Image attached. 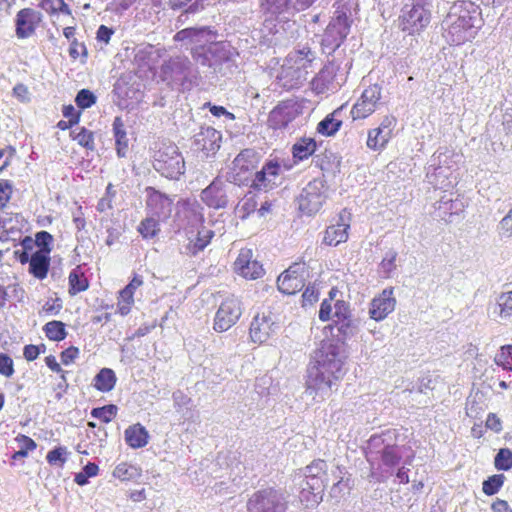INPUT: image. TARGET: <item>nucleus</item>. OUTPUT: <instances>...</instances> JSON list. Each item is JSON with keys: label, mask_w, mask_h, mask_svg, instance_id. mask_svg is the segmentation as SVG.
<instances>
[{"label": "nucleus", "mask_w": 512, "mask_h": 512, "mask_svg": "<svg viewBox=\"0 0 512 512\" xmlns=\"http://www.w3.org/2000/svg\"><path fill=\"white\" fill-rule=\"evenodd\" d=\"M219 36L213 26L201 25L177 31L173 40L181 50L189 52L195 64L225 76L237 52L229 41L218 40Z\"/></svg>", "instance_id": "f257e3e1"}, {"label": "nucleus", "mask_w": 512, "mask_h": 512, "mask_svg": "<svg viewBox=\"0 0 512 512\" xmlns=\"http://www.w3.org/2000/svg\"><path fill=\"white\" fill-rule=\"evenodd\" d=\"M348 352L340 342L323 340L314 351L307 366L306 392L322 399L338 391L346 374Z\"/></svg>", "instance_id": "f03ea898"}, {"label": "nucleus", "mask_w": 512, "mask_h": 512, "mask_svg": "<svg viewBox=\"0 0 512 512\" xmlns=\"http://www.w3.org/2000/svg\"><path fill=\"white\" fill-rule=\"evenodd\" d=\"M400 434L389 428L372 434L363 447V454L370 465L369 478L377 483H385L393 475L401 484H408L409 469L399 467L403 459V446L399 445Z\"/></svg>", "instance_id": "7ed1b4c3"}, {"label": "nucleus", "mask_w": 512, "mask_h": 512, "mask_svg": "<svg viewBox=\"0 0 512 512\" xmlns=\"http://www.w3.org/2000/svg\"><path fill=\"white\" fill-rule=\"evenodd\" d=\"M484 25L481 8L472 2L454 4L442 21L444 37L450 45L472 41Z\"/></svg>", "instance_id": "20e7f679"}, {"label": "nucleus", "mask_w": 512, "mask_h": 512, "mask_svg": "<svg viewBox=\"0 0 512 512\" xmlns=\"http://www.w3.org/2000/svg\"><path fill=\"white\" fill-rule=\"evenodd\" d=\"M352 23L351 8L347 4L338 6L321 35L320 47L323 54L330 57L340 49L350 33Z\"/></svg>", "instance_id": "39448f33"}, {"label": "nucleus", "mask_w": 512, "mask_h": 512, "mask_svg": "<svg viewBox=\"0 0 512 512\" xmlns=\"http://www.w3.org/2000/svg\"><path fill=\"white\" fill-rule=\"evenodd\" d=\"M197 74L193 62L185 56L171 57L162 65L163 80L180 92L190 91L197 85Z\"/></svg>", "instance_id": "423d86ee"}, {"label": "nucleus", "mask_w": 512, "mask_h": 512, "mask_svg": "<svg viewBox=\"0 0 512 512\" xmlns=\"http://www.w3.org/2000/svg\"><path fill=\"white\" fill-rule=\"evenodd\" d=\"M153 169L162 177L177 181L186 171L184 157L175 143H162L154 151Z\"/></svg>", "instance_id": "0eeeda50"}, {"label": "nucleus", "mask_w": 512, "mask_h": 512, "mask_svg": "<svg viewBox=\"0 0 512 512\" xmlns=\"http://www.w3.org/2000/svg\"><path fill=\"white\" fill-rule=\"evenodd\" d=\"M431 21L430 4L427 0H408L401 9L399 27L409 35L419 34Z\"/></svg>", "instance_id": "6e6552de"}, {"label": "nucleus", "mask_w": 512, "mask_h": 512, "mask_svg": "<svg viewBox=\"0 0 512 512\" xmlns=\"http://www.w3.org/2000/svg\"><path fill=\"white\" fill-rule=\"evenodd\" d=\"M259 162V153L254 148H246L232 161L231 167L223 174L226 182L236 186H248L252 178V171Z\"/></svg>", "instance_id": "1a4fd4ad"}, {"label": "nucleus", "mask_w": 512, "mask_h": 512, "mask_svg": "<svg viewBox=\"0 0 512 512\" xmlns=\"http://www.w3.org/2000/svg\"><path fill=\"white\" fill-rule=\"evenodd\" d=\"M326 179L315 178L308 182L297 197L299 210L308 216L316 214L327 199Z\"/></svg>", "instance_id": "9d476101"}, {"label": "nucleus", "mask_w": 512, "mask_h": 512, "mask_svg": "<svg viewBox=\"0 0 512 512\" xmlns=\"http://www.w3.org/2000/svg\"><path fill=\"white\" fill-rule=\"evenodd\" d=\"M246 508L247 512H286L287 501L283 493L270 487L254 492Z\"/></svg>", "instance_id": "9b49d317"}, {"label": "nucleus", "mask_w": 512, "mask_h": 512, "mask_svg": "<svg viewBox=\"0 0 512 512\" xmlns=\"http://www.w3.org/2000/svg\"><path fill=\"white\" fill-rule=\"evenodd\" d=\"M222 133L212 126H201L199 131L192 137L191 147L194 151L201 153L202 157L214 158L221 148Z\"/></svg>", "instance_id": "f8f14e48"}, {"label": "nucleus", "mask_w": 512, "mask_h": 512, "mask_svg": "<svg viewBox=\"0 0 512 512\" xmlns=\"http://www.w3.org/2000/svg\"><path fill=\"white\" fill-rule=\"evenodd\" d=\"M242 315L239 299L226 298L215 313L213 329L216 332H225L234 326Z\"/></svg>", "instance_id": "ddd939ff"}, {"label": "nucleus", "mask_w": 512, "mask_h": 512, "mask_svg": "<svg viewBox=\"0 0 512 512\" xmlns=\"http://www.w3.org/2000/svg\"><path fill=\"white\" fill-rule=\"evenodd\" d=\"M252 33L253 39L258 41L260 47L275 48L283 44L284 30L279 26L277 17H266L261 27Z\"/></svg>", "instance_id": "4468645a"}, {"label": "nucleus", "mask_w": 512, "mask_h": 512, "mask_svg": "<svg viewBox=\"0 0 512 512\" xmlns=\"http://www.w3.org/2000/svg\"><path fill=\"white\" fill-rule=\"evenodd\" d=\"M299 497L307 507L317 506L323 501L324 491L328 484V478L299 476Z\"/></svg>", "instance_id": "2eb2a0df"}, {"label": "nucleus", "mask_w": 512, "mask_h": 512, "mask_svg": "<svg viewBox=\"0 0 512 512\" xmlns=\"http://www.w3.org/2000/svg\"><path fill=\"white\" fill-rule=\"evenodd\" d=\"M228 189L229 186L226 184L223 175L217 176L202 190L201 200L209 208L215 210L225 209L229 205Z\"/></svg>", "instance_id": "dca6fc26"}, {"label": "nucleus", "mask_w": 512, "mask_h": 512, "mask_svg": "<svg viewBox=\"0 0 512 512\" xmlns=\"http://www.w3.org/2000/svg\"><path fill=\"white\" fill-rule=\"evenodd\" d=\"M342 64L343 62H339L334 56L332 59H328L327 63L316 74L312 81L314 89L319 93L330 90L331 86L334 84V81H337L338 73L340 71H344L345 69H349L352 65V62L351 60L346 61L344 63V67H342Z\"/></svg>", "instance_id": "f3484780"}, {"label": "nucleus", "mask_w": 512, "mask_h": 512, "mask_svg": "<svg viewBox=\"0 0 512 512\" xmlns=\"http://www.w3.org/2000/svg\"><path fill=\"white\" fill-rule=\"evenodd\" d=\"M381 98V87L377 84L366 88L357 102L353 105L350 114L353 120L365 119L376 109V103Z\"/></svg>", "instance_id": "a211bd4d"}, {"label": "nucleus", "mask_w": 512, "mask_h": 512, "mask_svg": "<svg viewBox=\"0 0 512 512\" xmlns=\"http://www.w3.org/2000/svg\"><path fill=\"white\" fill-rule=\"evenodd\" d=\"M42 13L33 8H23L15 16V34L18 39L31 37L39 23L42 21Z\"/></svg>", "instance_id": "6ab92c4d"}, {"label": "nucleus", "mask_w": 512, "mask_h": 512, "mask_svg": "<svg viewBox=\"0 0 512 512\" xmlns=\"http://www.w3.org/2000/svg\"><path fill=\"white\" fill-rule=\"evenodd\" d=\"M393 291V287L385 288L371 300L368 309L370 319L379 322L394 311L396 299L393 296Z\"/></svg>", "instance_id": "aec40b11"}, {"label": "nucleus", "mask_w": 512, "mask_h": 512, "mask_svg": "<svg viewBox=\"0 0 512 512\" xmlns=\"http://www.w3.org/2000/svg\"><path fill=\"white\" fill-rule=\"evenodd\" d=\"M280 329L271 314H257L250 325V337L255 343H264Z\"/></svg>", "instance_id": "412c9836"}, {"label": "nucleus", "mask_w": 512, "mask_h": 512, "mask_svg": "<svg viewBox=\"0 0 512 512\" xmlns=\"http://www.w3.org/2000/svg\"><path fill=\"white\" fill-rule=\"evenodd\" d=\"M147 208L151 211L152 215L157 217L158 220H166L172 213L173 201L165 193L157 190L154 187H147Z\"/></svg>", "instance_id": "4be33fe9"}, {"label": "nucleus", "mask_w": 512, "mask_h": 512, "mask_svg": "<svg viewBox=\"0 0 512 512\" xmlns=\"http://www.w3.org/2000/svg\"><path fill=\"white\" fill-rule=\"evenodd\" d=\"M307 71L303 67L284 61L281 69L276 77L277 84L285 89L292 90L299 88L306 81Z\"/></svg>", "instance_id": "5701e85b"}, {"label": "nucleus", "mask_w": 512, "mask_h": 512, "mask_svg": "<svg viewBox=\"0 0 512 512\" xmlns=\"http://www.w3.org/2000/svg\"><path fill=\"white\" fill-rule=\"evenodd\" d=\"M360 320L355 317L345 320H333L325 329L330 330L331 337L327 340L340 342L346 348V342L359 331Z\"/></svg>", "instance_id": "b1692460"}, {"label": "nucleus", "mask_w": 512, "mask_h": 512, "mask_svg": "<svg viewBox=\"0 0 512 512\" xmlns=\"http://www.w3.org/2000/svg\"><path fill=\"white\" fill-rule=\"evenodd\" d=\"M350 213L342 210L336 224L328 226L324 233L322 243L327 246H337L348 239V230L350 229Z\"/></svg>", "instance_id": "393cba45"}, {"label": "nucleus", "mask_w": 512, "mask_h": 512, "mask_svg": "<svg viewBox=\"0 0 512 512\" xmlns=\"http://www.w3.org/2000/svg\"><path fill=\"white\" fill-rule=\"evenodd\" d=\"M322 145V141L318 142L314 137L302 136L296 139L291 147L293 164H299L310 157L317 155L316 152Z\"/></svg>", "instance_id": "a878e982"}, {"label": "nucleus", "mask_w": 512, "mask_h": 512, "mask_svg": "<svg viewBox=\"0 0 512 512\" xmlns=\"http://www.w3.org/2000/svg\"><path fill=\"white\" fill-rule=\"evenodd\" d=\"M312 163L322 171L321 179H325V177L334 178L340 173L341 157L330 150L326 149L324 152L314 155Z\"/></svg>", "instance_id": "bb28decb"}, {"label": "nucleus", "mask_w": 512, "mask_h": 512, "mask_svg": "<svg viewBox=\"0 0 512 512\" xmlns=\"http://www.w3.org/2000/svg\"><path fill=\"white\" fill-rule=\"evenodd\" d=\"M214 235V231L202 227L195 236L188 239V243L183 246L181 253L189 257H196L210 244Z\"/></svg>", "instance_id": "cd10ccee"}, {"label": "nucleus", "mask_w": 512, "mask_h": 512, "mask_svg": "<svg viewBox=\"0 0 512 512\" xmlns=\"http://www.w3.org/2000/svg\"><path fill=\"white\" fill-rule=\"evenodd\" d=\"M347 104H343L331 113L327 114L316 127V132L325 137H332L341 129L343 121L341 114Z\"/></svg>", "instance_id": "c85d7f7f"}, {"label": "nucleus", "mask_w": 512, "mask_h": 512, "mask_svg": "<svg viewBox=\"0 0 512 512\" xmlns=\"http://www.w3.org/2000/svg\"><path fill=\"white\" fill-rule=\"evenodd\" d=\"M150 439V434L141 423L128 426L124 431V440L127 446L132 449L145 447Z\"/></svg>", "instance_id": "c756f323"}, {"label": "nucleus", "mask_w": 512, "mask_h": 512, "mask_svg": "<svg viewBox=\"0 0 512 512\" xmlns=\"http://www.w3.org/2000/svg\"><path fill=\"white\" fill-rule=\"evenodd\" d=\"M51 257L49 254L40 253V251L32 252V258L29 262L28 272L38 280H44L50 270Z\"/></svg>", "instance_id": "7c9ffc66"}, {"label": "nucleus", "mask_w": 512, "mask_h": 512, "mask_svg": "<svg viewBox=\"0 0 512 512\" xmlns=\"http://www.w3.org/2000/svg\"><path fill=\"white\" fill-rule=\"evenodd\" d=\"M177 213L188 219V224L195 225L204 222L202 207L196 200L181 199L177 202Z\"/></svg>", "instance_id": "2f4dec72"}, {"label": "nucleus", "mask_w": 512, "mask_h": 512, "mask_svg": "<svg viewBox=\"0 0 512 512\" xmlns=\"http://www.w3.org/2000/svg\"><path fill=\"white\" fill-rule=\"evenodd\" d=\"M293 2V0H260V8L264 14L277 17L296 12V5Z\"/></svg>", "instance_id": "473e14b6"}, {"label": "nucleus", "mask_w": 512, "mask_h": 512, "mask_svg": "<svg viewBox=\"0 0 512 512\" xmlns=\"http://www.w3.org/2000/svg\"><path fill=\"white\" fill-rule=\"evenodd\" d=\"M295 117L296 115L292 110L278 105L269 113L268 125L273 130L286 129Z\"/></svg>", "instance_id": "72a5a7b5"}, {"label": "nucleus", "mask_w": 512, "mask_h": 512, "mask_svg": "<svg viewBox=\"0 0 512 512\" xmlns=\"http://www.w3.org/2000/svg\"><path fill=\"white\" fill-rule=\"evenodd\" d=\"M113 136L115 139V150L119 158H124L128 152V137L124 122L120 116L113 120L112 124Z\"/></svg>", "instance_id": "f704fd0d"}, {"label": "nucleus", "mask_w": 512, "mask_h": 512, "mask_svg": "<svg viewBox=\"0 0 512 512\" xmlns=\"http://www.w3.org/2000/svg\"><path fill=\"white\" fill-rule=\"evenodd\" d=\"M117 376L111 368H101L93 378V387L102 393H108L115 388Z\"/></svg>", "instance_id": "c9c22d12"}, {"label": "nucleus", "mask_w": 512, "mask_h": 512, "mask_svg": "<svg viewBox=\"0 0 512 512\" xmlns=\"http://www.w3.org/2000/svg\"><path fill=\"white\" fill-rule=\"evenodd\" d=\"M25 222L24 217L21 214H5L0 217V228L3 229L5 241L12 239L16 234H20L23 223Z\"/></svg>", "instance_id": "e433bc0d"}, {"label": "nucleus", "mask_w": 512, "mask_h": 512, "mask_svg": "<svg viewBox=\"0 0 512 512\" xmlns=\"http://www.w3.org/2000/svg\"><path fill=\"white\" fill-rule=\"evenodd\" d=\"M303 287L304 279L299 275L281 274L277 279V288L285 295H294Z\"/></svg>", "instance_id": "4c0bfd02"}, {"label": "nucleus", "mask_w": 512, "mask_h": 512, "mask_svg": "<svg viewBox=\"0 0 512 512\" xmlns=\"http://www.w3.org/2000/svg\"><path fill=\"white\" fill-rule=\"evenodd\" d=\"M460 160L461 155L455 153L454 150L448 147H439L429 161L432 162V166L440 165L451 169L453 165H456Z\"/></svg>", "instance_id": "58836bf2"}, {"label": "nucleus", "mask_w": 512, "mask_h": 512, "mask_svg": "<svg viewBox=\"0 0 512 512\" xmlns=\"http://www.w3.org/2000/svg\"><path fill=\"white\" fill-rule=\"evenodd\" d=\"M449 171L450 169L440 165L432 166V162L429 161L426 167V179L433 187L443 189L448 185Z\"/></svg>", "instance_id": "ea45409f"}, {"label": "nucleus", "mask_w": 512, "mask_h": 512, "mask_svg": "<svg viewBox=\"0 0 512 512\" xmlns=\"http://www.w3.org/2000/svg\"><path fill=\"white\" fill-rule=\"evenodd\" d=\"M315 59V52L309 46H303L298 49L291 51L285 58L288 63L303 67L306 70L307 66L310 65Z\"/></svg>", "instance_id": "a19ab883"}, {"label": "nucleus", "mask_w": 512, "mask_h": 512, "mask_svg": "<svg viewBox=\"0 0 512 512\" xmlns=\"http://www.w3.org/2000/svg\"><path fill=\"white\" fill-rule=\"evenodd\" d=\"M257 205L256 194L254 191L250 190L236 205L235 214L238 215L241 220H245L251 213L257 211Z\"/></svg>", "instance_id": "79ce46f5"}, {"label": "nucleus", "mask_w": 512, "mask_h": 512, "mask_svg": "<svg viewBox=\"0 0 512 512\" xmlns=\"http://www.w3.org/2000/svg\"><path fill=\"white\" fill-rule=\"evenodd\" d=\"M15 441L18 443L19 449L14 451L10 457L12 465L15 461L27 457L29 452L34 451L37 448V443L31 437L24 434L16 436Z\"/></svg>", "instance_id": "37998d69"}, {"label": "nucleus", "mask_w": 512, "mask_h": 512, "mask_svg": "<svg viewBox=\"0 0 512 512\" xmlns=\"http://www.w3.org/2000/svg\"><path fill=\"white\" fill-rule=\"evenodd\" d=\"M68 280V292L71 296H75L78 293L86 291L89 288V281L80 271L79 267H76L71 270Z\"/></svg>", "instance_id": "c03bdc74"}, {"label": "nucleus", "mask_w": 512, "mask_h": 512, "mask_svg": "<svg viewBox=\"0 0 512 512\" xmlns=\"http://www.w3.org/2000/svg\"><path fill=\"white\" fill-rule=\"evenodd\" d=\"M389 132L384 131L382 128L377 127L368 131L366 145L373 151L381 150L390 140Z\"/></svg>", "instance_id": "a18cd8bd"}, {"label": "nucleus", "mask_w": 512, "mask_h": 512, "mask_svg": "<svg viewBox=\"0 0 512 512\" xmlns=\"http://www.w3.org/2000/svg\"><path fill=\"white\" fill-rule=\"evenodd\" d=\"M43 331L49 340L55 342L64 340L68 335L65 323L59 320H52L47 322L43 326Z\"/></svg>", "instance_id": "49530a36"}, {"label": "nucleus", "mask_w": 512, "mask_h": 512, "mask_svg": "<svg viewBox=\"0 0 512 512\" xmlns=\"http://www.w3.org/2000/svg\"><path fill=\"white\" fill-rule=\"evenodd\" d=\"M248 186L252 191L268 192L274 189L277 186V183L260 169L255 172L254 176H252Z\"/></svg>", "instance_id": "de8ad7c7"}, {"label": "nucleus", "mask_w": 512, "mask_h": 512, "mask_svg": "<svg viewBox=\"0 0 512 512\" xmlns=\"http://www.w3.org/2000/svg\"><path fill=\"white\" fill-rule=\"evenodd\" d=\"M113 476L121 481H133L141 477V469L135 465L122 462L115 467Z\"/></svg>", "instance_id": "09e8293b"}, {"label": "nucleus", "mask_w": 512, "mask_h": 512, "mask_svg": "<svg viewBox=\"0 0 512 512\" xmlns=\"http://www.w3.org/2000/svg\"><path fill=\"white\" fill-rule=\"evenodd\" d=\"M328 464L323 459H315L309 465L299 470V476L328 478Z\"/></svg>", "instance_id": "8fccbe9b"}, {"label": "nucleus", "mask_w": 512, "mask_h": 512, "mask_svg": "<svg viewBox=\"0 0 512 512\" xmlns=\"http://www.w3.org/2000/svg\"><path fill=\"white\" fill-rule=\"evenodd\" d=\"M465 208L464 202L462 200H444L442 199L440 201L439 205V211H440V217L445 221H451L450 219H447L446 216L452 217L453 215H458L460 212H463Z\"/></svg>", "instance_id": "3c124183"}, {"label": "nucleus", "mask_w": 512, "mask_h": 512, "mask_svg": "<svg viewBox=\"0 0 512 512\" xmlns=\"http://www.w3.org/2000/svg\"><path fill=\"white\" fill-rule=\"evenodd\" d=\"M70 136L73 140L77 141L80 146L86 148L87 150L94 151L96 149L94 133L88 130L86 127L83 126L72 130Z\"/></svg>", "instance_id": "603ef678"}, {"label": "nucleus", "mask_w": 512, "mask_h": 512, "mask_svg": "<svg viewBox=\"0 0 512 512\" xmlns=\"http://www.w3.org/2000/svg\"><path fill=\"white\" fill-rule=\"evenodd\" d=\"M398 252L392 248L385 252L382 261L379 264V273L383 278H390L391 274L396 270V260Z\"/></svg>", "instance_id": "864d4df0"}, {"label": "nucleus", "mask_w": 512, "mask_h": 512, "mask_svg": "<svg viewBox=\"0 0 512 512\" xmlns=\"http://www.w3.org/2000/svg\"><path fill=\"white\" fill-rule=\"evenodd\" d=\"M118 413V407L115 404H106L100 407H94L91 409V417L100 420L103 423L111 422Z\"/></svg>", "instance_id": "5fc2aeb1"}, {"label": "nucleus", "mask_w": 512, "mask_h": 512, "mask_svg": "<svg viewBox=\"0 0 512 512\" xmlns=\"http://www.w3.org/2000/svg\"><path fill=\"white\" fill-rule=\"evenodd\" d=\"M504 474H493L487 477L482 482V491L487 496H493L497 494L504 485L505 482Z\"/></svg>", "instance_id": "6e6d98bb"}, {"label": "nucleus", "mask_w": 512, "mask_h": 512, "mask_svg": "<svg viewBox=\"0 0 512 512\" xmlns=\"http://www.w3.org/2000/svg\"><path fill=\"white\" fill-rule=\"evenodd\" d=\"M138 232L144 239H152L160 232L159 220L154 217H147L143 219L139 226Z\"/></svg>", "instance_id": "4d7b16f0"}, {"label": "nucleus", "mask_w": 512, "mask_h": 512, "mask_svg": "<svg viewBox=\"0 0 512 512\" xmlns=\"http://www.w3.org/2000/svg\"><path fill=\"white\" fill-rule=\"evenodd\" d=\"M68 459V451L65 446L53 447L46 455L47 462L52 466L63 467Z\"/></svg>", "instance_id": "13d9d810"}, {"label": "nucleus", "mask_w": 512, "mask_h": 512, "mask_svg": "<svg viewBox=\"0 0 512 512\" xmlns=\"http://www.w3.org/2000/svg\"><path fill=\"white\" fill-rule=\"evenodd\" d=\"M35 245L37 246L36 251H40V253L49 254L53 249V235L48 231L41 230L35 233Z\"/></svg>", "instance_id": "bf43d9fd"}, {"label": "nucleus", "mask_w": 512, "mask_h": 512, "mask_svg": "<svg viewBox=\"0 0 512 512\" xmlns=\"http://www.w3.org/2000/svg\"><path fill=\"white\" fill-rule=\"evenodd\" d=\"M494 467L497 471H509L512 469V451L509 448H501L494 456Z\"/></svg>", "instance_id": "052dcab7"}, {"label": "nucleus", "mask_w": 512, "mask_h": 512, "mask_svg": "<svg viewBox=\"0 0 512 512\" xmlns=\"http://www.w3.org/2000/svg\"><path fill=\"white\" fill-rule=\"evenodd\" d=\"M99 467L93 462H88L84 465L80 472L74 476V482L79 486H85L89 483V479L98 474Z\"/></svg>", "instance_id": "680f3d73"}, {"label": "nucleus", "mask_w": 512, "mask_h": 512, "mask_svg": "<svg viewBox=\"0 0 512 512\" xmlns=\"http://www.w3.org/2000/svg\"><path fill=\"white\" fill-rule=\"evenodd\" d=\"M74 101L80 110H85L92 107L96 103L97 96L93 91L87 88H83L77 92Z\"/></svg>", "instance_id": "e2e57ef3"}, {"label": "nucleus", "mask_w": 512, "mask_h": 512, "mask_svg": "<svg viewBox=\"0 0 512 512\" xmlns=\"http://www.w3.org/2000/svg\"><path fill=\"white\" fill-rule=\"evenodd\" d=\"M261 170L272 180L276 181L282 171V162L277 157L266 159Z\"/></svg>", "instance_id": "0e129e2a"}, {"label": "nucleus", "mask_w": 512, "mask_h": 512, "mask_svg": "<svg viewBox=\"0 0 512 512\" xmlns=\"http://www.w3.org/2000/svg\"><path fill=\"white\" fill-rule=\"evenodd\" d=\"M497 305L502 318L512 316V291L502 293L497 300Z\"/></svg>", "instance_id": "69168bd1"}, {"label": "nucleus", "mask_w": 512, "mask_h": 512, "mask_svg": "<svg viewBox=\"0 0 512 512\" xmlns=\"http://www.w3.org/2000/svg\"><path fill=\"white\" fill-rule=\"evenodd\" d=\"M354 317L350 308V304L344 300H337L334 304L333 320H345Z\"/></svg>", "instance_id": "338daca9"}, {"label": "nucleus", "mask_w": 512, "mask_h": 512, "mask_svg": "<svg viewBox=\"0 0 512 512\" xmlns=\"http://www.w3.org/2000/svg\"><path fill=\"white\" fill-rule=\"evenodd\" d=\"M204 108H208L209 112L217 118L224 117L226 120L233 121L235 120V115L228 111L224 106L216 105L211 102H206L203 106Z\"/></svg>", "instance_id": "774afa93"}]
</instances>
